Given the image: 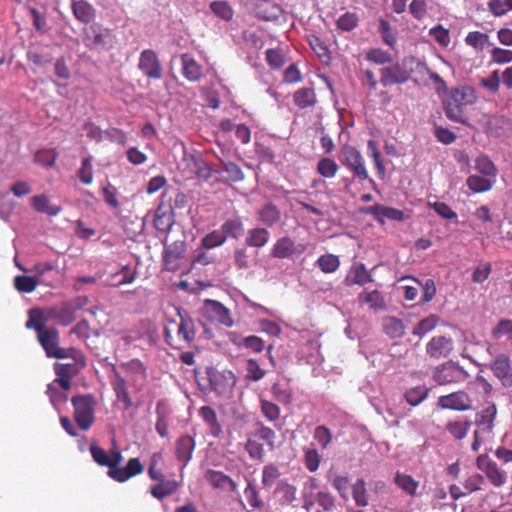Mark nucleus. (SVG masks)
<instances>
[{"instance_id": "obj_1", "label": "nucleus", "mask_w": 512, "mask_h": 512, "mask_svg": "<svg viewBox=\"0 0 512 512\" xmlns=\"http://www.w3.org/2000/svg\"><path fill=\"white\" fill-rule=\"evenodd\" d=\"M476 100V92L469 85H460L447 90L443 99V109L446 117L453 122L466 124V110Z\"/></svg>"}, {"instance_id": "obj_2", "label": "nucleus", "mask_w": 512, "mask_h": 512, "mask_svg": "<svg viewBox=\"0 0 512 512\" xmlns=\"http://www.w3.org/2000/svg\"><path fill=\"white\" fill-rule=\"evenodd\" d=\"M180 321L168 319L164 326L165 342L173 349L188 347L195 338V326L193 320L187 315H182L177 309Z\"/></svg>"}, {"instance_id": "obj_3", "label": "nucleus", "mask_w": 512, "mask_h": 512, "mask_svg": "<svg viewBox=\"0 0 512 512\" xmlns=\"http://www.w3.org/2000/svg\"><path fill=\"white\" fill-rule=\"evenodd\" d=\"M497 407L495 403H489L485 408L475 414L474 424L476 429L473 433L471 449L477 452L482 445L494 439L495 419Z\"/></svg>"}, {"instance_id": "obj_4", "label": "nucleus", "mask_w": 512, "mask_h": 512, "mask_svg": "<svg viewBox=\"0 0 512 512\" xmlns=\"http://www.w3.org/2000/svg\"><path fill=\"white\" fill-rule=\"evenodd\" d=\"M339 160L359 181H368L376 189V182L370 178L362 153L350 144H344L340 148Z\"/></svg>"}, {"instance_id": "obj_5", "label": "nucleus", "mask_w": 512, "mask_h": 512, "mask_svg": "<svg viewBox=\"0 0 512 512\" xmlns=\"http://www.w3.org/2000/svg\"><path fill=\"white\" fill-rule=\"evenodd\" d=\"M71 403L74 408V421L81 430H89L95 422L97 406L95 396L92 394H79L71 398Z\"/></svg>"}, {"instance_id": "obj_6", "label": "nucleus", "mask_w": 512, "mask_h": 512, "mask_svg": "<svg viewBox=\"0 0 512 512\" xmlns=\"http://www.w3.org/2000/svg\"><path fill=\"white\" fill-rule=\"evenodd\" d=\"M432 377L438 385H450L466 381L469 374L457 363L448 361L436 366Z\"/></svg>"}, {"instance_id": "obj_7", "label": "nucleus", "mask_w": 512, "mask_h": 512, "mask_svg": "<svg viewBox=\"0 0 512 512\" xmlns=\"http://www.w3.org/2000/svg\"><path fill=\"white\" fill-rule=\"evenodd\" d=\"M37 339L49 358L65 359L70 355L68 348L59 346V331L55 327H46L37 334Z\"/></svg>"}, {"instance_id": "obj_8", "label": "nucleus", "mask_w": 512, "mask_h": 512, "mask_svg": "<svg viewBox=\"0 0 512 512\" xmlns=\"http://www.w3.org/2000/svg\"><path fill=\"white\" fill-rule=\"evenodd\" d=\"M476 466L494 487H501L507 482V472L499 467L488 454H480L476 459Z\"/></svg>"}, {"instance_id": "obj_9", "label": "nucleus", "mask_w": 512, "mask_h": 512, "mask_svg": "<svg viewBox=\"0 0 512 512\" xmlns=\"http://www.w3.org/2000/svg\"><path fill=\"white\" fill-rule=\"evenodd\" d=\"M305 244L296 243L291 237L283 236L276 240L271 249V256L276 259H289L306 251Z\"/></svg>"}, {"instance_id": "obj_10", "label": "nucleus", "mask_w": 512, "mask_h": 512, "mask_svg": "<svg viewBox=\"0 0 512 512\" xmlns=\"http://www.w3.org/2000/svg\"><path fill=\"white\" fill-rule=\"evenodd\" d=\"M138 68L149 79L158 80L162 78V65L154 50L145 49L141 52Z\"/></svg>"}, {"instance_id": "obj_11", "label": "nucleus", "mask_w": 512, "mask_h": 512, "mask_svg": "<svg viewBox=\"0 0 512 512\" xmlns=\"http://www.w3.org/2000/svg\"><path fill=\"white\" fill-rule=\"evenodd\" d=\"M69 356L67 358H72L73 363H56L54 365V371L56 376H62L64 378H74L78 375L80 370L86 366V358L84 354L75 349L68 348Z\"/></svg>"}, {"instance_id": "obj_12", "label": "nucleus", "mask_w": 512, "mask_h": 512, "mask_svg": "<svg viewBox=\"0 0 512 512\" xmlns=\"http://www.w3.org/2000/svg\"><path fill=\"white\" fill-rule=\"evenodd\" d=\"M454 350V341L444 335L433 336L426 344V353L432 359L447 358Z\"/></svg>"}, {"instance_id": "obj_13", "label": "nucleus", "mask_w": 512, "mask_h": 512, "mask_svg": "<svg viewBox=\"0 0 512 512\" xmlns=\"http://www.w3.org/2000/svg\"><path fill=\"white\" fill-rule=\"evenodd\" d=\"M437 404L442 409L467 411L472 408L473 402L468 393L459 390L448 395L440 396Z\"/></svg>"}, {"instance_id": "obj_14", "label": "nucleus", "mask_w": 512, "mask_h": 512, "mask_svg": "<svg viewBox=\"0 0 512 512\" xmlns=\"http://www.w3.org/2000/svg\"><path fill=\"white\" fill-rule=\"evenodd\" d=\"M410 79V73L399 63H393L380 70V83L384 87L404 84Z\"/></svg>"}, {"instance_id": "obj_15", "label": "nucleus", "mask_w": 512, "mask_h": 512, "mask_svg": "<svg viewBox=\"0 0 512 512\" xmlns=\"http://www.w3.org/2000/svg\"><path fill=\"white\" fill-rule=\"evenodd\" d=\"M144 471L139 458H130L124 467H120L118 470L108 471L107 475L116 482L123 483L128 481L130 478L137 476Z\"/></svg>"}, {"instance_id": "obj_16", "label": "nucleus", "mask_w": 512, "mask_h": 512, "mask_svg": "<svg viewBox=\"0 0 512 512\" xmlns=\"http://www.w3.org/2000/svg\"><path fill=\"white\" fill-rule=\"evenodd\" d=\"M212 390L219 395H226L232 392L236 384V376L232 371L224 370L216 372L210 377Z\"/></svg>"}, {"instance_id": "obj_17", "label": "nucleus", "mask_w": 512, "mask_h": 512, "mask_svg": "<svg viewBox=\"0 0 512 512\" xmlns=\"http://www.w3.org/2000/svg\"><path fill=\"white\" fill-rule=\"evenodd\" d=\"M490 369L504 387L509 388L512 386V367L507 355H498L492 362Z\"/></svg>"}, {"instance_id": "obj_18", "label": "nucleus", "mask_w": 512, "mask_h": 512, "mask_svg": "<svg viewBox=\"0 0 512 512\" xmlns=\"http://www.w3.org/2000/svg\"><path fill=\"white\" fill-rule=\"evenodd\" d=\"M366 213L372 215L380 224H384L385 219L393 221H404L405 219V215L402 210L382 204H374L366 208Z\"/></svg>"}, {"instance_id": "obj_19", "label": "nucleus", "mask_w": 512, "mask_h": 512, "mask_svg": "<svg viewBox=\"0 0 512 512\" xmlns=\"http://www.w3.org/2000/svg\"><path fill=\"white\" fill-rule=\"evenodd\" d=\"M195 440L190 435L180 436L175 442V457L184 468L192 459L195 450Z\"/></svg>"}, {"instance_id": "obj_20", "label": "nucleus", "mask_w": 512, "mask_h": 512, "mask_svg": "<svg viewBox=\"0 0 512 512\" xmlns=\"http://www.w3.org/2000/svg\"><path fill=\"white\" fill-rule=\"evenodd\" d=\"M55 315L54 309L43 310L40 308H32L28 312V320L25 324L27 329H33L38 334L42 330H44L47 326L45 323L53 318Z\"/></svg>"}, {"instance_id": "obj_21", "label": "nucleus", "mask_w": 512, "mask_h": 512, "mask_svg": "<svg viewBox=\"0 0 512 512\" xmlns=\"http://www.w3.org/2000/svg\"><path fill=\"white\" fill-rule=\"evenodd\" d=\"M205 480L216 489L235 491L237 488L235 481L222 471H216L213 469L207 470L205 473Z\"/></svg>"}, {"instance_id": "obj_22", "label": "nucleus", "mask_w": 512, "mask_h": 512, "mask_svg": "<svg viewBox=\"0 0 512 512\" xmlns=\"http://www.w3.org/2000/svg\"><path fill=\"white\" fill-rule=\"evenodd\" d=\"M180 59L183 76L191 82L199 81L202 78L203 70L195 58L189 53H184L181 55Z\"/></svg>"}, {"instance_id": "obj_23", "label": "nucleus", "mask_w": 512, "mask_h": 512, "mask_svg": "<svg viewBox=\"0 0 512 512\" xmlns=\"http://www.w3.org/2000/svg\"><path fill=\"white\" fill-rule=\"evenodd\" d=\"M471 425L472 422L467 418L458 416L446 423L445 431L448 432L454 440H463L467 436Z\"/></svg>"}, {"instance_id": "obj_24", "label": "nucleus", "mask_w": 512, "mask_h": 512, "mask_svg": "<svg viewBox=\"0 0 512 512\" xmlns=\"http://www.w3.org/2000/svg\"><path fill=\"white\" fill-rule=\"evenodd\" d=\"M71 9L74 17L84 24H89L96 18L95 8L86 0H73Z\"/></svg>"}, {"instance_id": "obj_25", "label": "nucleus", "mask_w": 512, "mask_h": 512, "mask_svg": "<svg viewBox=\"0 0 512 512\" xmlns=\"http://www.w3.org/2000/svg\"><path fill=\"white\" fill-rule=\"evenodd\" d=\"M205 304L211 316L219 323L225 325L226 327L233 326L234 321L231 317V313L229 309L226 308L222 303L216 300L208 299L206 300Z\"/></svg>"}, {"instance_id": "obj_26", "label": "nucleus", "mask_w": 512, "mask_h": 512, "mask_svg": "<svg viewBox=\"0 0 512 512\" xmlns=\"http://www.w3.org/2000/svg\"><path fill=\"white\" fill-rule=\"evenodd\" d=\"M157 421L155 429L160 437L166 438L169 434V409L164 400H159L156 404Z\"/></svg>"}, {"instance_id": "obj_27", "label": "nucleus", "mask_w": 512, "mask_h": 512, "mask_svg": "<svg viewBox=\"0 0 512 512\" xmlns=\"http://www.w3.org/2000/svg\"><path fill=\"white\" fill-rule=\"evenodd\" d=\"M293 102L299 109L312 108L317 103V96L313 88L302 87L293 94Z\"/></svg>"}, {"instance_id": "obj_28", "label": "nucleus", "mask_w": 512, "mask_h": 512, "mask_svg": "<svg viewBox=\"0 0 512 512\" xmlns=\"http://www.w3.org/2000/svg\"><path fill=\"white\" fill-rule=\"evenodd\" d=\"M199 415L209 427V432L213 437H220L222 434V426L218 422L215 410L210 406H203L199 409Z\"/></svg>"}, {"instance_id": "obj_29", "label": "nucleus", "mask_w": 512, "mask_h": 512, "mask_svg": "<svg viewBox=\"0 0 512 512\" xmlns=\"http://www.w3.org/2000/svg\"><path fill=\"white\" fill-rule=\"evenodd\" d=\"M359 303L366 304L370 309L378 311L386 309V301L382 293L378 290L370 292L363 291L358 295Z\"/></svg>"}, {"instance_id": "obj_30", "label": "nucleus", "mask_w": 512, "mask_h": 512, "mask_svg": "<svg viewBox=\"0 0 512 512\" xmlns=\"http://www.w3.org/2000/svg\"><path fill=\"white\" fill-rule=\"evenodd\" d=\"M384 333L391 339L401 338L405 334V326L401 319L394 316H386L382 320Z\"/></svg>"}, {"instance_id": "obj_31", "label": "nucleus", "mask_w": 512, "mask_h": 512, "mask_svg": "<svg viewBox=\"0 0 512 512\" xmlns=\"http://www.w3.org/2000/svg\"><path fill=\"white\" fill-rule=\"evenodd\" d=\"M257 16L260 19L266 20V21H273L277 20L281 13L282 9L279 5L268 1V0H261L257 4Z\"/></svg>"}, {"instance_id": "obj_32", "label": "nucleus", "mask_w": 512, "mask_h": 512, "mask_svg": "<svg viewBox=\"0 0 512 512\" xmlns=\"http://www.w3.org/2000/svg\"><path fill=\"white\" fill-rule=\"evenodd\" d=\"M269 239L270 232L266 228L256 227L248 231L245 244L249 247L261 248L269 242Z\"/></svg>"}, {"instance_id": "obj_33", "label": "nucleus", "mask_w": 512, "mask_h": 512, "mask_svg": "<svg viewBox=\"0 0 512 512\" xmlns=\"http://www.w3.org/2000/svg\"><path fill=\"white\" fill-rule=\"evenodd\" d=\"M179 483L176 480H159L156 485L151 487V495L158 500H162L163 498L172 495L179 488Z\"/></svg>"}, {"instance_id": "obj_34", "label": "nucleus", "mask_w": 512, "mask_h": 512, "mask_svg": "<svg viewBox=\"0 0 512 512\" xmlns=\"http://www.w3.org/2000/svg\"><path fill=\"white\" fill-rule=\"evenodd\" d=\"M495 179L485 175H470L466 184L474 193H482L492 189Z\"/></svg>"}, {"instance_id": "obj_35", "label": "nucleus", "mask_w": 512, "mask_h": 512, "mask_svg": "<svg viewBox=\"0 0 512 512\" xmlns=\"http://www.w3.org/2000/svg\"><path fill=\"white\" fill-rule=\"evenodd\" d=\"M346 280L349 281L350 284L364 286L372 282L373 278L363 263H357L351 267L350 274Z\"/></svg>"}, {"instance_id": "obj_36", "label": "nucleus", "mask_w": 512, "mask_h": 512, "mask_svg": "<svg viewBox=\"0 0 512 512\" xmlns=\"http://www.w3.org/2000/svg\"><path fill=\"white\" fill-rule=\"evenodd\" d=\"M258 216L264 225L272 227L279 222L281 212L275 204L267 203L258 211Z\"/></svg>"}, {"instance_id": "obj_37", "label": "nucleus", "mask_w": 512, "mask_h": 512, "mask_svg": "<svg viewBox=\"0 0 512 512\" xmlns=\"http://www.w3.org/2000/svg\"><path fill=\"white\" fill-rule=\"evenodd\" d=\"M173 224L174 220L172 210L164 211L162 205H160L156 210L154 218L155 229L163 233H168L171 230Z\"/></svg>"}, {"instance_id": "obj_38", "label": "nucleus", "mask_w": 512, "mask_h": 512, "mask_svg": "<svg viewBox=\"0 0 512 512\" xmlns=\"http://www.w3.org/2000/svg\"><path fill=\"white\" fill-rule=\"evenodd\" d=\"M395 484L407 495L415 496L419 487V482L415 480L411 475L396 472L394 476Z\"/></svg>"}, {"instance_id": "obj_39", "label": "nucleus", "mask_w": 512, "mask_h": 512, "mask_svg": "<svg viewBox=\"0 0 512 512\" xmlns=\"http://www.w3.org/2000/svg\"><path fill=\"white\" fill-rule=\"evenodd\" d=\"M33 208L40 213L48 214L49 216H56L60 213L61 208L59 206L50 205V200L46 195H37L32 197Z\"/></svg>"}, {"instance_id": "obj_40", "label": "nucleus", "mask_w": 512, "mask_h": 512, "mask_svg": "<svg viewBox=\"0 0 512 512\" xmlns=\"http://www.w3.org/2000/svg\"><path fill=\"white\" fill-rule=\"evenodd\" d=\"M367 148L369 151V156L374 162L378 177L380 179H384L386 176V168L384 165V161L382 159L381 151L379 150L377 143L374 140H369L367 142Z\"/></svg>"}, {"instance_id": "obj_41", "label": "nucleus", "mask_w": 512, "mask_h": 512, "mask_svg": "<svg viewBox=\"0 0 512 512\" xmlns=\"http://www.w3.org/2000/svg\"><path fill=\"white\" fill-rule=\"evenodd\" d=\"M113 389L117 399L124 403L126 409L133 405L132 399L127 390L126 381L118 374L115 376V380L113 381Z\"/></svg>"}, {"instance_id": "obj_42", "label": "nucleus", "mask_w": 512, "mask_h": 512, "mask_svg": "<svg viewBox=\"0 0 512 512\" xmlns=\"http://www.w3.org/2000/svg\"><path fill=\"white\" fill-rule=\"evenodd\" d=\"M439 321V316L431 314L417 323V325L413 328L412 334L418 337H423L427 333L434 330L437 327Z\"/></svg>"}, {"instance_id": "obj_43", "label": "nucleus", "mask_w": 512, "mask_h": 512, "mask_svg": "<svg viewBox=\"0 0 512 512\" xmlns=\"http://www.w3.org/2000/svg\"><path fill=\"white\" fill-rule=\"evenodd\" d=\"M338 170V164L330 157H322L316 165L317 173L324 178H334Z\"/></svg>"}, {"instance_id": "obj_44", "label": "nucleus", "mask_w": 512, "mask_h": 512, "mask_svg": "<svg viewBox=\"0 0 512 512\" xmlns=\"http://www.w3.org/2000/svg\"><path fill=\"white\" fill-rule=\"evenodd\" d=\"M223 233L233 239L240 238L244 233V225L239 217L227 219L221 226Z\"/></svg>"}, {"instance_id": "obj_45", "label": "nucleus", "mask_w": 512, "mask_h": 512, "mask_svg": "<svg viewBox=\"0 0 512 512\" xmlns=\"http://www.w3.org/2000/svg\"><path fill=\"white\" fill-rule=\"evenodd\" d=\"M274 493L282 504H290L296 499V487L287 481H280Z\"/></svg>"}, {"instance_id": "obj_46", "label": "nucleus", "mask_w": 512, "mask_h": 512, "mask_svg": "<svg viewBox=\"0 0 512 512\" xmlns=\"http://www.w3.org/2000/svg\"><path fill=\"white\" fill-rule=\"evenodd\" d=\"M209 8L217 17L224 21H230L233 18V8L225 0L212 1L209 5Z\"/></svg>"}, {"instance_id": "obj_47", "label": "nucleus", "mask_w": 512, "mask_h": 512, "mask_svg": "<svg viewBox=\"0 0 512 512\" xmlns=\"http://www.w3.org/2000/svg\"><path fill=\"white\" fill-rule=\"evenodd\" d=\"M352 497L355 504L359 507H365L369 503L366 482L364 479H358L352 486Z\"/></svg>"}, {"instance_id": "obj_48", "label": "nucleus", "mask_w": 512, "mask_h": 512, "mask_svg": "<svg viewBox=\"0 0 512 512\" xmlns=\"http://www.w3.org/2000/svg\"><path fill=\"white\" fill-rule=\"evenodd\" d=\"M475 170L482 175L496 179L497 168L495 164L485 155H481L475 160Z\"/></svg>"}, {"instance_id": "obj_49", "label": "nucleus", "mask_w": 512, "mask_h": 512, "mask_svg": "<svg viewBox=\"0 0 512 512\" xmlns=\"http://www.w3.org/2000/svg\"><path fill=\"white\" fill-rule=\"evenodd\" d=\"M365 59L376 65L392 63V55L381 48H372L365 53Z\"/></svg>"}, {"instance_id": "obj_50", "label": "nucleus", "mask_w": 512, "mask_h": 512, "mask_svg": "<svg viewBox=\"0 0 512 512\" xmlns=\"http://www.w3.org/2000/svg\"><path fill=\"white\" fill-rule=\"evenodd\" d=\"M465 42L468 46L474 48L477 51H483L484 48L489 44V36L486 33L480 31L469 32L465 38Z\"/></svg>"}, {"instance_id": "obj_51", "label": "nucleus", "mask_w": 512, "mask_h": 512, "mask_svg": "<svg viewBox=\"0 0 512 512\" xmlns=\"http://www.w3.org/2000/svg\"><path fill=\"white\" fill-rule=\"evenodd\" d=\"M316 264L323 273L328 274L335 272L339 268L340 261L339 258L333 254H324L318 258Z\"/></svg>"}, {"instance_id": "obj_52", "label": "nucleus", "mask_w": 512, "mask_h": 512, "mask_svg": "<svg viewBox=\"0 0 512 512\" xmlns=\"http://www.w3.org/2000/svg\"><path fill=\"white\" fill-rule=\"evenodd\" d=\"M92 159V156L83 158L81 161V166L77 171V177L85 185H89L93 182Z\"/></svg>"}, {"instance_id": "obj_53", "label": "nucleus", "mask_w": 512, "mask_h": 512, "mask_svg": "<svg viewBox=\"0 0 512 512\" xmlns=\"http://www.w3.org/2000/svg\"><path fill=\"white\" fill-rule=\"evenodd\" d=\"M265 60L272 69H280L285 64L284 52L281 48L267 49L265 52Z\"/></svg>"}, {"instance_id": "obj_54", "label": "nucleus", "mask_w": 512, "mask_h": 512, "mask_svg": "<svg viewBox=\"0 0 512 512\" xmlns=\"http://www.w3.org/2000/svg\"><path fill=\"white\" fill-rule=\"evenodd\" d=\"M260 410L263 416L270 422H276L280 418V408L277 404L263 399H260Z\"/></svg>"}, {"instance_id": "obj_55", "label": "nucleus", "mask_w": 512, "mask_h": 512, "mask_svg": "<svg viewBox=\"0 0 512 512\" xmlns=\"http://www.w3.org/2000/svg\"><path fill=\"white\" fill-rule=\"evenodd\" d=\"M245 378L247 380L257 382L265 377V370L260 367L255 359H248L245 366Z\"/></svg>"}, {"instance_id": "obj_56", "label": "nucleus", "mask_w": 512, "mask_h": 512, "mask_svg": "<svg viewBox=\"0 0 512 512\" xmlns=\"http://www.w3.org/2000/svg\"><path fill=\"white\" fill-rule=\"evenodd\" d=\"M15 288L22 293H32L38 286L35 278L26 275H18L14 278Z\"/></svg>"}, {"instance_id": "obj_57", "label": "nucleus", "mask_w": 512, "mask_h": 512, "mask_svg": "<svg viewBox=\"0 0 512 512\" xmlns=\"http://www.w3.org/2000/svg\"><path fill=\"white\" fill-rule=\"evenodd\" d=\"M359 18L356 13L346 12L342 14L336 21V26L339 30L350 32L357 27Z\"/></svg>"}, {"instance_id": "obj_58", "label": "nucleus", "mask_w": 512, "mask_h": 512, "mask_svg": "<svg viewBox=\"0 0 512 512\" xmlns=\"http://www.w3.org/2000/svg\"><path fill=\"white\" fill-rule=\"evenodd\" d=\"M280 476L281 472L278 466L273 463H269L264 466L262 471V485L264 487H272Z\"/></svg>"}, {"instance_id": "obj_59", "label": "nucleus", "mask_w": 512, "mask_h": 512, "mask_svg": "<svg viewBox=\"0 0 512 512\" xmlns=\"http://www.w3.org/2000/svg\"><path fill=\"white\" fill-rule=\"evenodd\" d=\"M222 169L227 174V182H240L244 180L242 169L234 162H222Z\"/></svg>"}, {"instance_id": "obj_60", "label": "nucleus", "mask_w": 512, "mask_h": 512, "mask_svg": "<svg viewBox=\"0 0 512 512\" xmlns=\"http://www.w3.org/2000/svg\"><path fill=\"white\" fill-rule=\"evenodd\" d=\"M245 450L247 451L251 459L259 462L264 461V447L261 443L257 442L256 440L251 438L247 439L245 443Z\"/></svg>"}, {"instance_id": "obj_61", "label": "nucleus", "mask_w": 512, "mask_h": 512, "mask_svg": "<svg viewBox=\"0 0 512 512\" xmlns=\"http://www.w3.org/2000/svg\"><path fill=\"white\" fill-rule=\"evenodd\" d=\"M428 395V390L425 387L418 386L407 390L404 394L406 401L412 405H419Z\"/></svg>"}, {"instance_id": "obj_62", "label": "nucleus", "mask_w": 512, "mask_h": 512, "mask_svg": "<svg viewBox=\"0 0 512 512\" xmlns=\"http://www.w3.org/2000/svg\"><path fill=\"white\" fill-rule=\"evenodd\" d=\"M57 156L58 153L54 149H44L36 152L34 156V161L35 163L40 164L42 166L52 167L56 162Z\"/></svg>"}, {"instance_id": "obj_63", "label": "nucleus", "mask_w": 512, "mask_h": 512, "mask_svg": "<svg viewBox=\"0 0 512 512\" xmlns=\"http://www.w3.org/2000/svg\"><path fill=\"white\" fill-rule=\"evenodd\" d=\"M332 486L338 491L341 498L348 499L350 486V478L348 476L335 475L331 481Z\"/></svg>"}, {"instance_id": "obj_64", "label": "nucleus", "mask_w": 512, "mask_h": 512, "mask_svg": "<svg viewBox=\"0 0 512 512\" xmlns=\"http://www.w3.org/2000/svg\"><path fill=\"white\" fill-rule=\"evenodd\" d=\"M429 35L442 47L446 48L451 42L449 30L442 25H437L430 29Z\"/></svg>"}]
</instances>
